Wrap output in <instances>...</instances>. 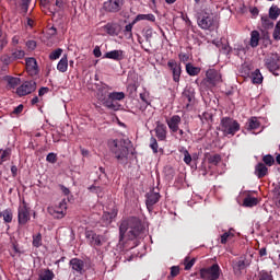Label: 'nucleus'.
<instances>
[{
  "mask_svg": "<svg viewBox=\"0 0 280 280\" xmlns=\"http://www.w3.org/2000/svg\"><path fill=\"white\" fill-rule=\"evenodd\" d=\"M182 118L178 115H174L171 119L166 120V124L172 132H178Z\"/></svg>",
  "mask_w": 280,
  "mask_h": 280,
  "instance_id": "19",
  "label": "nucleus"
},
{
  "mask_svg": "<svg viewBox=\"0 0 280 280\" xmlns=\"http://www.w3.org/2000/svg\"><path fill=\"white\" fill-rule=\"evenodd\" d=\"M30 220H31L30 207H27V202H25V200H23L22 203L18 208V222H19V224L24 226V224H27L30 222Z\"/></svg>",
  "mask_w": 280,
  "mask_h": 280,
  "instance_id": "8",
  "label": "nucleus"
},
{
  "mask_svg": "<svg viewBox=\"0 0 280 280\" xmlns=\"http://www.w3.org/2000/svg\"><path fill=\"white\" fill-rule=\"evenodd\" d=\"M194 264H196V258L189 259V257H186L184 260L185 270H191V268H194Z\"/></svg>",
  "mask_w": 280,
  "mask_h": 280,
  "instance_id": "46",
  "label": "nucleus"
},
{
  "mask_svg": "<svg viewBox=\"0 0 280 280\" xmlns=\"http://www.w3.org/2000/svg\"><path fill=\"white\" fill-rule=\"evenodd\" d=\"M49 88H40L38 91V95L39 97H43V95H45V93H48Z\"/></svg>",
  "mask_w": 280,
  "mask_h": 280,
  "instance_id": "63",
  "label": "nucleus"
},
{
  "mask_svg": "<svg viewBox=\"0 0 280 280\" xmlns=\"http://www.w3.org/2000/svg\"><path fill=\"white\" fill-rule=\"evenodd\" d=\"M259 38H260V35H259L258 31H253L250 33V40H249L250 47H253V48L258 47Z\"/></svg>",
  "mask_w": 280,
  "mask_h": 280,
  "instance_id": "32",
  "label": "nucleus"
},
{
  "mask_svg": "<svg viewBox=\"0 0 280 280\" xmlns=\"http://www.w3.org/2000/svg\"><path fill=\"white\" fill-rule=\"evenodd\" d=\"M145 198H147L145 200L147 209L149 211H152V208L154 207V205H156V202L161 200V194L154 192L153 190H151L145 195Z\"/></svg>",
  "mask_w": 280,
  "mask_h": 280,
  "instance_id": "15",
  "label": "nucleus"
},
{
  "mask_svg": "<svg viewBox=\"0 0 280 280\" xmlns=\"http://www.w3.org/2000/svg\"><path fill=\"white\" fill-rule=\"evenodd\" d=\"M86 240H90L91 246H102L104 244V236L96 234L92 230L85 231Z\"/></svg>",
  "mask_w": 280,
  "mask_h": 280,
  "instance_id": "12",
  "label": "nucleus"
},
{
  "mask_svg": "<svg viewBox=\"0 0 280 280\" xmlns=\"http://www.w3.org/2000/svg\"><path fill=\"white\" fill-rule=\"evenodd\" d=\"M220 130L224 137H235V133L240 130V122L231 117H224L221 119Z\"/></svg>",
  "mask_w": 280,
  "mask_h": 280,
  "instance_id": "3",
  "label": "nucleus"
},
{
  "mask_svg": "<svg viewBox=\"0 0 280 280\" xmlns=\"http://www.w3.org/2000/svg\"><path fill=\"white\" fill-rule=\"evenodd\" d=\"M262 162L265 165H268V167H272V165H275V158L271 154H267L262 158Z\"/></svg>",
  "mask_w": 280,
  "mask_h": 280,
  "instance_id": "45",
  "label": "nucleus"
},
{
  "mask_svg": "<svg viewBox=\"0 0 280 280\" xmlns=\"http://www.w3.org/2000/svg\"><path fill=\"white\" fill-rule=\"evenodd\" d=\"M222 162V156L220 154H213L208 158V163L211 165H218Z\"/></svg>",
  "mask_w": 280,
  "mask_h": 280,
  "instance_id": "40",
  "label": "nucleus"
},
{
  "mask_svg": "<svg viewBox=\"0 0 280 280\" xmlns=\"http://www.w3.org/2000/svg\"><path fill=\"white\" fill-rule=\"evenodd\" d=\"M21 8L24 10L25 13H27V10H30V1L32 0H21Z\"/></svg>",
  "mask_w": 280,
  "mask_h": 280,
  "instance_id": "55",
  "label": "nucleus"
},
{
  "mask_svg": "<svg viewBox=\"0 0 280 280\" xmlns=\"http://www.w3.org/2000/svg\"><path fill=\"white\" fill-rule=\"evenodd\" d=\"M184 163H186V165L191 163V154H189L187 150H184Z\"/></svg>",
  "mask_w": 280,
  "mask_h": 280,
  "instance_id": "54",
  "label": "nucleus"
},
{
  "mask_svg": "<svg viewBox=\"0 0 280 280\" xmlns=\"http://www.w3.org/2000/svg\"><path fill=\"white\" fill-rule=\"evenodd\" d=\"M0 218H3V222L5 224H10L12 222L14 214L12 213V209H5L2 212H0Z\"/></svg>",
  "mask_w": 280,
  "mask_h": 280,
  "instance_id": "29",
  "label": "nucleus"
},
{
  "mask_svg": "<svg viewBox=\"0 0 280 280\" xmlns=\"http://www.w3.org/2000/svg\"><path fill=\"white\" fill-rule=\"evenodd\" d=\"M182 100L186 104L187 110L196 104V90L191 86H186L182 93Z\"/></svg>",
  "mask_w": 280,
  "mask_h": 280,
  "instance_id": "7",
  "label": "nucleus"
},
{
  "mask_svg": "<svg viewBox=\"0 0 280 280\" xmlns=\"http://www.w3.org/2000/svg\"><path fill=\"white\" fill-rule=\"evenodd\" d=\"M258 279L259 280H275V278H272V273L271 272H268L266 270H261L259 273H258Z\"/></svg>",
  "mask_w": 280,
  "mask_h": 280,
  "instance_id": "42",
  "label": "nucleus"
},
{
  "mask_svg": "<svg viewBox=\"0 0 280 280\" xmlns=\"http://www.w3.org/2000/svg\"><path fill=\"white\" fill-rule=\"evenodd\" d=\"M93 55L95 58H101L102 57V50L100 49V46H96L93 50Z\"/></svg>",
  "mask_w": 280,
  "mask_h": 280,
  "instance_id": "61",
  "label": "nucleus"
},
{
  "mask_svg": "<svg viewBox=\"0 0 280 280\" xmlns=\"http://www.w3.org/2000/svg\"><path fill=\"white\" fill-rule=\"evenodd\" d=\"M57 69L60 73H67L69 69V58L67 55H63L57 65Z\"/></svg>",
  "mask_w": 280,
  "mask_h": 280,
  "instance_id": "26",
  "label": "nucleus"
},
{
  "mask_svg": "<svg viewBox=\"0 0 280 280\" xmlns=\"http://www.w3.org/2000/svg\"><path fill=\"white\" fill-rule=\"evenodd\" d=\"M104 31L109 36H118L119 32H121V26H119V24H117V23H107L104 26Z\"/></svg>",
  "mask_w": 280,
  "mask_h": 280,
  "instance_id": "21",
  "label": "nucleus"
},
{
  "mask_svg": "<svg viewBox=\"0 0 280 280\" xmlns=\"http://www.w3.org/2000/svg\"><path fill=\"white\" fill-rule=\"evenodd\" d=\"M138 21H150L151 23H154V21H156V18L152 13H149V14H138L136 16V19L133 20V23H138Z\"/></svg>",
  "mask_w": 280,
  "mask_h": 280,
  "instance_id": "30",
  "label": "nucleus"
},
{
  "mask_svg": "<svg viewBox=\"0 0 280 280\" xmlns=\"http://www.w3.org/2000/svg\"><path fill=\"white\" fill-rule=\"evenodd\" d=\"M258 202L257 198L248 196L244 199L243 205L244 207H257Z\"/></svg>",
  "mask_w": 280,
  "mask_h": 280,
  "instance_id": "37",
  "label": "nucleus"
},
{
  "mask_svg": "<svg viewBox=\"0 0 280 280\" xmlns=\"http://www.w3.org/2000/svg\"><path fill=\"white\" fill-rule=\"evenodd\" d=\"M180 275V267L179 266H173L171 267V277H178Z\"/></svg>",
  "mask_w": 280,
  "mask_h": 280,
  "instance_id": "52",
  "label": "nucleus"
},
{
  "mask_svg": "<svg viewBox=\"0 0 280 280\" xmlns=\"http://www.w3.org/2000/svg\"><path fill=\"white\" fill-rule=\"evenodd\" d=\"M26 47L31 49V51H34V49H36V40L26 42Z\"/></svg>",
  "mask_w": 280,
  "mask_h": 280,
  "instance_id": "58",
  "label": "nucleus"
},
{
  "mask_svg": "<svg viewBox=\"0 0 280 280\" xmlns=\"http://www.w3.org/2000/svg\"><path fill=\"white\" fill-rule=\"evenodd\" d=\"M25 62L28 75L34 78V75H38V73H40V69H38V62L36 61V58L28 57L25 59Z\"/></svg>",
  "mask_w": 280,
  "mask_h": 280,
  "instance_id": "11",
  "label": "nucleus"
},
{
  "mask_svg": "<svg viewBox=\"0 0 280 280\" xmlns=\"http://www.w3.org/2000/svg\"><path fill=\"white\" fill-rule=\"evenodd\" d=\"M0 60H1L2 65H5V67H8V65H11L12 60H14V59H12V57H10L9 55H2L0 57Z\"/></svg>",
  "mask_w": 280,
  "mask_h": 280,
  "instance_id": "50",
  "label": "nucleus"
},
{
  "mask_svg": "<svg viewBox=\"0 0 280 280\" xmlns=\"http://www.w3.org/2000/svg\"><path fill=\"white\" fill-rule=\"evenodd\" d=\"M197 23L201 30H212L213 25H215L213 13L207 11V9L201 10V12L198 13Z\"/></svg>",
  "mask_w": 280,
  "mask_h": 280,
  "instance_id": "4",
  "label": "nucleus"
},
{
  "mask_svg": "<svg viewBox=\"0 0 280 280\" xmlns=\"http://www.w3.org/2000/svg\"><path fill=\"white\" fill-rule=\"evenodd\" d=\"M140 100H142L144 102V104H147V106H148V104H150V101H148V94H145V93L140 94Z\"/></svg>",
  "mask_w": 280,
  "mask_h": 280,
  "instance_id": "62",
  "label": "nucleus"
},
{
  "mask_svg": "<svg viewBox=\"0 0 280 280\" xmlns=\"http://www.w3.org/2000/svg\"><path fill=\"white\" fill-rule=\"evenodd\" d=\"M33 246L35 248H40V246H43V235L40 233L33 235Z\"/></svg>",
  "mask_w": 280,
  "mask_h": 280,
  "instance_id": "41",
  "label": "nucleus"
},
{
  "mask_svg": "<svg viewBox=\"0 0 280 280\" xmlns=\"http://www.w3.org/2000/svg\"><path fill=\"white\" fill-rule=\"evenodd\" d=\"M143 231L141 220L137 217H130L129 219L121 222L119 226L120 240H124V235L128 233L129 240H136Z\"/></svg>",
  "mask_w": 280,
  "mask_h": 280,
  "instance_id": "2",
  "label": "nucleus"
},
{
  "mask_svg": "<svg viewBox=\"0 0 280 280\" xmlns=\"http://www.w3.org/2000/svg\"><path fill=\"white\" fill-rule=\"evenodd\" d=\"M62 56V48H57L49 54V60H58Z\"/></svg>",
  "mask_w": 280,
  "mask_h": 280,
  "instance_id": "44",
  "label": "nucleus"
},
{
  "mask_svg": "<svg viewBox=\"0 0 280 280\" xmlns=\"http://www.w3.org/2000/svg\"><path fill=\"white\" fill-rule=\"evenodd\" d=\"M220 265L213 264L211 267L202 268L199 271L200 279L203 280H218L220 279Z\"/></svg>",
  "mask_w": 280,
  "mask_h": 280,
  "instance_id": "5",
  "label": "nucleus"
},
{
  "mask_svg": "<svg viewBox=\"0 0 280 280\" xmlns=\"http://www.w3.org/2000/svg\"><path fill=\"white\" fill-rule=\"evenodd\" d=\"M280 16V9L277 5H271V8L269 9V19H271L272 21H277V19H279Z\"/></svg>",
  "mask_w": 280,
  "mask_h": 280,
  "instance_id": "35",
  "label": "nucleus"
},
{
  "mask_svg": "<svg viewBox=\"0 0 280 280\" xmlns=\"http://www.w3.org/2000/svg\"><path fill=\"white\" fill-rule=\"evenodd\" d=\"M46 161L48 163H57L58 161V155L56 153H48V155L46 156Z\"/></svg>",
  "mask_w": 280,
  "mask_h": 280,
  "instance_id": "51",
  "label": "nucleus"
},
{
  "mask_svg": "<svg viewBox=\"0 0 280 280\" xmlns=\"http://www.w3.org/2000/svg\"><path fill=\"white\" fill-rule=\"evenodd\" d=\"M233 237H235V230L231 228L228 232L221 235V244H226L228 242H231Z\"/></svg>",
  "mask_w": 280,
  "mask_h": 280,
  "instance_id": "28",
  "label": "nucleus"
},
{
  "mask_svg": "<svg viewBox=\"0 0 280 280\" xmlns=\"http://www.w3.org/2000/svg\"><path fill=\"white\" fill-rule=\"evenodd\" d=\"M103 106L109 110H119L121 108V104H119L117 101L110 100L108 96L104 100Z\"/></svg>",
  "mask_w": 280,
  "mask_h": 280,
  "instance_id": "24",
  "label": "nucleus"
},
{
  "mask_svg": "<svg viewBox=\"0 0 280 280\" xmlns=\"http://www.w3.org/2000/svg\"><path fill=\"white\" fill-rule=\"evenodd\" d=\"M149 145L154 154H159V142L156 141V138L151 137Z\"/></svg>",
  "mask_w": 280,
  "mask_h": 280,
  "instance_id": "43",
  "label": "nucleus"
},
{
  "mask_svg": "<svg viewBox=\"0 0 280 280\" xmlns=\"http://www.w3.org/2000/svg\"><path fill=\"white\" fill-rule=\"evenodd\" d=\"M124 5V0H108L104 2L103 9L105 12H119Z\"/></svg>",
  "mask_w": 280,
  "mask_h": 280,
  "instance_id": "13",
  "label": "nucleus"
},
{
  "mask_svg": "<svg viewBox=\"0 0 280 280\" xmlns=\"http://www.w3.org/2000/svg\"><path fill=\"white\" fill-rule=\"evenodd\" d=\"M47 211L55 220H62L67 215V201L62 200L58 206H50Z\"/></svg>",
  "mask_w": 280,
  "mask_h": 280,
  "instance_id": "6",
  "label": "nucleus"
},
{
  "mask_svg": "<svg viewBox=\"0 0 280 280\" xmlns=\"http://www.w3.org/2000/svg\"><path fill=\"white\" fill-rule=\"evenodd\" d=\"M265 65L267 67V69L273 73V75H279V73H277V71H279L280 69V56L279 54H272L270 57H268L265 60Z\"/></svg>",
  "mask_w": 280,
  "mask_h": 280,
  "instance_id": "9",
  "label": "nucleus"
},
{
  "mask_svg": "<svg viewBox=\"0 0 280 280\" xmlns=\"http://www.w3.org/2000/svg\"><path fill=\"white\" fill-rule=\"evenodd\" d=\"M70 266L74 272H78V275H84V260L80 258H72L70 260Z\"/></svg>",
  "mask_w": 280,
  "mask_h": 280,
  "instance_id": "20",
  "label": "nucleus"
},
{
  "mask_svg": "<svg viewBox=\"0 0 280 280\" xmlns=\"http://www.w3.org/2000/svg\"><path fill=\"white\" fill-rule=\"evenodd\" d=\"M1 152V161H9L10 156H12V149L8 148Z\"/></svg>",
  "mask_w": 280,
  "mask_h": 280,
  "instance_id": "47",
  "label": "nucleus"
},
{
  "mask_svg": "<svg viewBox=\"0 0 280 280\" xmlns=\"http://www.w3.org/2000/svg\"><path fill=\"white\" fill-rule=\"evenodd\" d=\"M255 174L257 178H265V176H268V166L265 163H258L255 166Z\"/></svg>",
  "mask_w": 280,
  "mask_h": 280,
  "instance_id": "25",
  "label": "nucleus"
},
{
  "mask_svg": "<svg viewBox=\"0 0 280 280\" xmlns=\"http://www.w3.org/2000/svg\"><path fill=\"white\" fill-rule=\"evenodd\" d=\"M96 97L100 102H105V100H107L106 97H108V85L101 83L96 85Z\"/></svg>",
  "mask_w": 280,
  "mask_h": 280,
  "instance_id": "18",
  "label": "nucleus"
},
{
  "mask_svg": "<svg viewBox=\"0 0 280 280\" xmlns=\"http://www.w3.org/2000/svg\"><path fill=\"white\" fill-rule=\"evenodd\" d=\"M55 277L56 275L54 273V271H51V269H43L38 273V280H54Z\"/></svg>",
  "mask_w": 280,
  "mask_h": 280,
  "instance_id": "27",
  "label": "nucleus"
},
{
  "mask_svg": "<svg viewBox=\"0 0 280 280\" xmlns=\"http://www.w3.org/2000/svg\"><path fill=\"white\" fill-rule=\"evenodd\" d=\"M154 132L159 141H165L167 139V126L165 124L158 121Z\"/></svg>",
  "mask_w": 280,
  "mask_h": 280,
  "instance_id": "17",
  "label": "nucleus"
},
{
  "mask_svg": "<svg viewBox=\"0 0 280 280\" xmlns=\"http://www.w3.org/2000/svg\"><path fill=\"white\" fill-rule=\"evenodd\" d=\"M132 142L130 139L113 140L110 143V152L118 163H128V155L130 154Z\"/></svg>",
  "mask_w": 280,
  "mask_h": 280,
  "instance_id": "1",
  "label": "nucleus"
},
{
  "mask_svg": "<svg viewBox=\"0 0 280 280\" xmlns=\"http://www.w3.org/2000/svg\"><path fill=\"white\" fill-rule=\"evenodd\" d=\"M206 80L209 82V84H212L215 86L219 82H222V74L218 72L217 70L210 69L206 72Z\"/></svg>",
  "mask_w": 280,
  "mask_h": 280,
  "instance_id": "16",
  "label": "nucleus"
},
{
  "mask_svg": "<svg viewBox=\"0 0 280 280\" xmlns=\"http://www.w3.org/2000/svg\"><path fill=\"white\" fill-rule=\"evenodd\" d=\"M89 189L92 194H102V188L100 186H91Z\"/></svg>",
  "mask_w": 280,
  "mask_h": 280,
  "instance_id": "60",
  "label": "nucleus"
},
{
  "mask_svg": "<svg viewBox=\"0 0 280 280\" xmlns=\"http://www.w3.org/2000/svg\"><path fill=\"white\" fill-rule=\"evenodd\" d=\"M11 58L13 60H23V58H25V50H19V49L13 50L11 54Z\"/></svg>",
  "mask_w": 280,
  "mask_h": 280,
  "instance_id": "39",
  "label": "nucleus"
},
{
  "mask_svg": "<svg viewBox=\"0 0 280 280\" xmlns=\"http://www.w3.org/2000/svg\"><path fill=\"white\" fill-rule=\"evenodd\" d=\"M36 91V81H25L21 86L16 89V94L20 97H25Z\"/></svg>",
  "mask_w": 280,
  "mask_h": 280,
  "instance_id": "10",
  "label": "nucleus"
},
{
  "mask_svg": "<svg viewBox=\"0 0 280 280\" xmlns=\"http://www.w3.org/2000/svg\"><path fill=\"white\" fill-rule=\"evenodd\" d=\"M8 86L11 89H16L21 84V79L14 77H7Z\"/></svg>",
  "mask_w": 280,
  "mask_h": 280,
  "instance_id": "38",
  "label": "nucleus"
},
{
  "mask_svg": "<svg viewBox=\"0 0 280 280\" xmlns=\"http://www.w3.org/2000/svg\"><path fill=\"white\" fill-rule=\"evenodd\" d=\"M55 5L58 8L57 12H60V10H65V0H56Z\"/></svg>",
  "mask_w": 280,
  "mask_h": 280,
  "instance_id": "57",
  "label": "nucleus"
},
{
  "mask_svg": "<svg viewBox=\"0 0 280 280\" xmlns=\"http://www.w3.org/2000/svg\"><path fill=\"white\" fill-rule=\"evenodd\" d=\"M261 21H262L264 27L270 28L275 25V23H272V21H270L269 18H261Z\"/></svg>",
  "mask_w": 280,
  "mask_h": 280,
  "instance_id": "53",
  "label": "nucleus"
},
{
  "mask_svg": "<svg viewBox=\"0 0 280 280\" xmlns=\"http://www.w3.org/2000/svg\"><path fill=\"white\" fill-rule=\"evenodd\" d=\"M250 266V259L241 258L240 260L233 262V268L235 271L242 272V270H246Z\"/></svg>",
  "mask_w": 280,
  "mask_h": 280,
  "instance_id": "22",
  "label": "nucleus"
},
{
  "mask_svg": "<svg viewBox=\"0 0 280 280\" xmlns=\"http://www.w3.org/2000/svg\"><path fill=\"white\" fill-rule=\"evenodd\" d=\"M179 59H180L183 62H187V60H189V55L180 54V55H179Z\"/></svg>",
  "mask_w": 280,
  "mask_h": 280,
  "instance_id": "64",
  "label": "nucleus"
},
{
  "mask_svg": "<svg viewBox=\"0 0 280 280\" xmlns=\"http://www.w3.org/2000/svg\"><path fill=\"white\" fill-rule=\"evenodd\" d=\"M132 25H135L133 22L125 26V32L129 35V38H132Z\"/></svg>",
  "mask_w": 280,
  "mask_h": 280,
  "instance_id": "56",
  "label": "nucleus"
},
{
  "mask_svg": "<svg viewBox=\"0 0 280 280\" xmlns=\"http://www.w3.org/2000/svg\"><path fill=\"white\" fill-rule=\"evenodd\" d=\"M23 113V104H20L18 107H15L12 112L13 115H21Z\"/></svg>",
  "mask_w": 280,
  "mask_h": 280,
  "instance_id": "59",
  "label": "nucleus"
},
{
  "mask_svg": "<svg viewBox=\"0 0 280 280\" xmlns=\"http://www.w3.org/2000/svg\"><path fill=\"white\" fill-rule=\"evenodd\" d=\"M127 91L130 95V97H135L137 95V84L131 83L127 86Z\"/></svg>",
  "mask_w": 280,
  "mask_h": 280,
  "instance_id": "48",
  "label": "nucleus"
},
{
  "mask_svg": "<svg viewBox=\"0 0 280 280\" xmlns=\"http://www.w3.org/2000/svg\"><path fill=\"white\" fill-rule=\"evenodd\" d=\"M259 126H261V122H259L257 117H252L248 119V121L246 124V129L247 130H257V128H259Z\"/></svg>",
  "mask_w": 280,
  "mask_h": 280,
  "instance_id": "31",
  "label": "nucleus"
},
{
  "mask_svg": "<svg viewBox=\"0 0 280 280\" xmlns=\"http://www.w3.org/2000/svg\"><path fill=\"white\" fill-rule=\"evenodd\" d=\"M252 82L253 84H261V82H264V75H261V72L259 71V69H256L252 73Z\"/></svg>",
  "mask_w": 280,
  "mask_h": 280,
  "instance_id": "33",
  "label": "nucleus"
},
{
  "mask_svg": "<svg viewBox=\"0 0 280 280\" xmlns=\"http://www.w3.org/2000/svg\"><path fill=\"white\" fill-rule=\"evenodd\" d=\"M186 72L188 73V75H198V73H200V68L195 67L191 63H187L186 65Z\"/></svg>",
  "mask_w": 280,
  "mask_h": 280,
  "instance_id": "36",
  "label": "nucleus"
},
{
  "mask_svg": "<svg viewBox=\"0 0 280 280\" xmlns=\"http://www.w3.org/2000/svg\"><path fill=\"white\" fill-rule=\"evenodd\" d=\"M272 36L276 40H280V21L277 22Z\"/></svg>",
  "mask_w": 280,
  "mask_h": 280,
  "instance_id": "49",
  "label": "nucleus"
},
{
  "mask_svg": "<svg viewBox=\"0 0 280 280\" xmlns=\"http://www.w3.org/2000/svg\"><path fill=\"white\" fill-rule=\"evenodd\" d=\"M104 58H108L109 60H116V62H119L120 60H124V50H112L104 55Z\"/></svg>",
  "mask_w": 280,
  "mask_h": 280,
  "instance_id": "23",
  "label": "nucleus"
},
{
  "mask_svg": "<svg viewBox=\"0 0 280 280\" xmlns=\"http://www.w3.org/2000/svg\"><path fill=\"white\" fill-rule=\"evenodd\" d=\"M167 67L172 70L174 82H180V73L183 72L180 65L176 60L171 59L167 62Z\"/></svg>",
  "mask_w": 280,
  "mask_h": 280,
  "instance_id": "14",
  "label": "nucleus"
},
{
  "mask_svg": "<svg viewBox=\"0 0 280 280\" xmlns=\"http://www.w3.org/2000/svg\"><path fill=\"white\" fill-rule=\"evenodd\" d=\"M107 97L114 100V102H121L122 100H126V94L124 92H112Z\"/></svg>",
  "mask_w": 280,
  "mask_h": 280,
  "instance_id": "34",
  "label": "nucleus"
}]
</instances>
